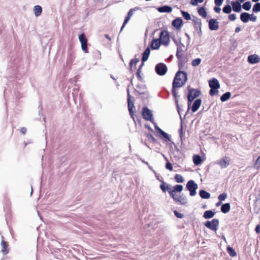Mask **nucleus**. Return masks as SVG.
<instances>
[{"label":"nucleus","mask_w":260,"mask_h":260,"mask_svg":"<svg viewBox=\"0 0 260 260\" xmlns=\"http://www.w3.org/2000/svg\"><path fill=\"white\" fill-rule=\"evenodd\" d=\"M187 80V74L184 72H178L174 79L173 86L174 88L181 87Z\"/></svg>","instance_id":"nucleus-1"},{"label":"nucleus","mask_w":260,"mask_h":260,"mask_svg":"<svg viewBox=\"0 0 260 260\" xmlns=\"http://www.w3.org/2000/svg\"><path fill=\"white\" fill-rule=\"evenodd\" d=\"M209 85L211 88L210 90V94L211 96L216 95L218 93V89L220 87V84L218 81L215 79L213 78L209 81Z\"/></svg>","instance_id":"nucleus-2"},{"label":"nucleus","mask_w":260,"mask_h":260,"mask_svg":"<svg viewBox=\"0 0 260 260\" xmlns=\"http://www.w3.org/2000/svg\"><path fill=\"white\" fill-rule=\"evenodd\" d=\"M186 188L189 191L191 196H194L196 194V190L198 188V185L194 181L192 180H189L186 184Z\"/></svg>","instance_id":"nucleus-3"},{"label":"nucleus","mask_w":260,"mask_h":260,"mask_svg":"<svg viewBox=\"0 0 260 260\" xmlns=\"http://www.w3.org/2000/svg\"><path fill=\"white\" fill-rule=\"evenodd\" d=\"M159 40L161 44L167 46L170 42V38L168 32L167 31L164 30L161 32Z\"/></svg>","instance_id":"nucleus-4"},{"label":"nucleus","mask_w":260,"mask_h":260,"mask_svg":"<svg viewBox=\"0 0 260 260\" xmlns=\"http://www.w3.org/2000/svg\"><path fill=\"white\" fill-rule=\"evenodd\" d=\"M231 161V159L229 157L224 156L218 160L216 164L218 165L221 169H223L226 168L230 165Z\"/></svg>","instance_id":"nucleus-5"},{"label":"nucleus","mask_w":260,"mask_h":260,"mask_svg":"<svg viewBox=\"0 0 260 260\" xmlns=\"http://www.w3.org/2000/svg\"><path fill=\"white\" fill-rule=\"evenodd\" d=\"M218 225L219 221L216 219H213L211 221H207L205 223V225L207 228L215 232L217 230Z\"/></svg>","instance_id":"nucleus-6"},{"label":"nucleus","mask_w":260,"mask_h":260,"mask_svg":"<svg viewBox=\"0 0 260 260\" xmlns=\"http://www.w3.org/2000/svg\"><path fill=\"white\" fill-rule=\"evenodd\" d=\"M183 188V187L182 185H176L173 187V189H171V187L169 185H167V189L171 197L177 195V194H176V192H181Z\"/></svg>","instance_id":"nucleus-7"},{"label":"nucleus","mask_w":260,"mask_h":260,"mask_svg":"<svg viewBox=\"0 0 260 260\" xmlns=\"http://www.w3.org/2000/svg\"><path fill=\"white\" fill-rule=\"evenodd\" d=\"M155 71L159 75H164L167 71V67L165 64L159 63L156 66Z\"/></svg>","instance_id":"nucleus-8"},{"label":"nucleus","mask_w":260,"mask_h":260,"mask_svg":"<svg viewBox=\"0 0 260 260\" xmlns=\"http://www.w3.org/2000/svg\"><path fill=\"white\" fill-rule=\"evenodd\" d=\"M200 92L198 90L191 89L189 90L188 94V107L190 105V102L192 101L196 97L200 94Z\"/></svg>","instance_id":"nucleus-9"},{"label":"nucleus","mask_w":260,"mask_h":260,"mask_svg":"<svg viewBox=\"0 0 260 260\" xmlns=\"http://www.w3.org/2000/svg\"><path fill=\"white\" fill-rule=\"evenodd\" d=\"M79 41L81 44V47L83 51H84L85 53H87V40L84 34H81L79 36Z\"/></svg>","instance_id":"nucleus-10"},{"label":"nucleus","mask_w":260,"mask_h":260,"mask_svg":"<svg viewBox=\"0 0 260 260\" xmlns=\"http://www.w3.org/2000/svg\"><path fill=\"white\" fill-rule=\"evenodd\" d=\"M172 197L175 201L179 202L181 205H186L187 203L186 198L183 195L177 194L176 196H173Z\"/></svg>","instance_id":"nucleus-11"},{"label":"nucleus","mask_w":260,"mask_h":260,"mask_svg":"<svg viewBox=\"0 0 260 260\" xmlns=\"http://www.w3.org/2000/svg\"><path fill=\"white\" fill-rule=\"evenodd\" d=\"M143 117L146 120L152 121V114L147 108H144L143 110Z\"/></svg>","instance_id":"nucleus-12"},{"label":"nucleus","mask_w":260,"mask_h":260,"mask_svg":"<svg viewBox=\"0 0 260 260\" xmlns=\"http://www.w3.org/2000/svg\"><path fill=\"white\" fill-rule=\"evenodd\" d=\"M209 28L211 30H217L219 28V22L215 19H211L209 21Z\"/></svg>","instance_id":"nucleus-13"},{"label":"nucleus","mask_w":260,"mask_h":260,"mask_svg":"<svg viewBox=\"0 0 260 260\" xmlns=\"http://www.w3.org/2000/svg\"><path fill=\"white\" fill-rule=\"evenodd\" d=\"M248 61L251 64L258 63L260 60L259 56L257 54L250 55L248 57Z\"/></svg>","instance_id":"nucleus-14"},{"label":"nucleus","mask_w":260,"mask_h":260,"mask_svg":"<svg viewBox=\"0 0 260 260\" xmlns=\"http://www.w3.org/2000/svg\"><path fill=\"white\" fill-rule=\"evenodd\" d=\"M139 8H135L134 9H131L128 13V14H127V16L126 17V18H125L124 22H123V24L122 26V27H121V30L123 28V27H124L125 25L127 23V22L129 21V20L130 19L131 17H132V16L133 15V13L135 11H136L137 10H138Z\"/></svg>","instance_id":"nucleus-15"},{"label":"nucleus","mask_w":260,"mask_h":260,"mask_svg":"<svg viewBox=\"0 0 260 260\" xmlns=\"http://www.w3.org/2000/svg\"><path fill=\"white\" fill-rule=\"evenodd\" d=\"M202 101L200 99L196 100L193 103L191 107V110L193 112H196L200 107Z\"/></svg>","instance_id":"nucleus-16"},{"label":"nucleus","mask_w":260,"mask_h":260,"mask_svg":"<svg viewBox=\"0 0 260 260\" xmlns=\"http://www.w3.org/2000/svg\"><path fill=\"white\" fill-rule=\"evenodd\" d=\"M130 98H131L130 95H129V93H128V110H129V114L131 115V117L134 119V116H133L134 111L133 110V109L134 107V106L133 103L131 102Z\"/></svg>","instance_id":"nucleus-17"},{"label":"nucleus","mask_w":260,"mask_h":260,"mask_svg":"<svg viewBox=\"0 0 260 260\" xmlns=\"http://www.w3.org/2000/svg\"><path fill=\"white\" fill-rule=\"evenodd\" d=\"M231 4L235 12H239L241 11V6L239 2H232Z\"/></svg>","instance_id":"nucleus-18"},{"label":"nucleus","mask_w":260,"mask_h":260,"mask_svg":"<svg viewBox=\"0 0 260 260\" xmlns=\"http://www.w3.org/2000/svg\"><path fill=\"white\" fill-rule=\"evenodd\" d=\"M33 11H34L35 15L36 17H38L41 14L42 12V9L40 6L37 5L34 7Z\"/></svg>","instance_id":"nucleus-19"},{"label":"nucleus","mask_w":260,"mask_h":260,"mask_svg":"<svg viewBox=\"0 0 260 260\" xmlns=\"http://www.w3.org/2000/svg\"><path fill=\"white\" fill-rule=\"evenodd\" d=\"M215 215V213L211 210L206 211L204 213L203 217L205 219H209L212 218Z\"/></svg>","instance_id":"nucleus-20"},{"label":"nucleus","mask_w":260,"mask_h":260,"mask_svg":"<svg viewBox=\"0 0 260 260\" xmlns=\"http://www.w3.org/2000/svg\"><path fill=\"white\" fill-rule=\"evenodd\" d=\"M161 44L159 39L154 40L151 43V48L153 49H157Z\"/></svg>","instance_id":"nucleus-21"},{"label":"nucleus","mask_w":260,"mask_h":260,"mask_svg":"<svg viewBox=\"0 0 260 260\" xmlns=\"http://www.w3.org/2000/svg\"><path fill=\"white\" fill-rule=\"evenodd\" d=\"M250 15L247 13H242L240 16V19L243 22H247L249 19Z\"/></svg>","instance_id":"nucleus-22"},{"label":"nucleus","mask_w":260,"mask_h":260,"mask_svg":"<svg viewBox=\"0 0 260 260\" xmlns=\"http://www.w3.org/2000/svg\"><path fill=\"white\" fill-rule=\"evenodd\" d=\"M200 197L203 199H208L210 197V194L204 190H201L199 192Z\"/></svg>","instance_id":"nucleus-23"},{"label":"nucleus","mask_w":260,"mask_h":260,"mask_svg":"<svg viewBox=\"0 0 260 260\" xmlns=\"http://www.w3.org/2000/svg\"><path fill=\"white\" fill-rule=\"evenodd\" d=\"M158 11L161 13H170L172 11V8L169 6H163L162 7L159 8L158 9Z\"/></svg>","instance_id":"nucleus-24"},{"label":"nucleus","mask_w":260,"mask_h":260,"mask_svg":"<svg viewBox=\"0 0 260 260\" xmlns=\"http://www.w3.org/2000/svg\"><path fill=\"white\" fill-rule=\"evenodd\" d=\"M150 53V50L149 48H147L145 50L143 54V57L142 59L143 62L146 61L148 59Z\"/></svg>","instance_id":"nucleus-25"},{"label":"nucleus","mask_w":260,"mask_h":260,"mask_svg":"<svg viewBox=\"0 0 260 260\" xmlns=\"http://www.w3.org/2000/svg\"><path fill=\"white\" fill-rule=\"evenodd\" d=\"M193 163L197 165H200L202 162V159L200 156L198 155H194L193 156Z\"/></svg>","instance_id":"nucleus-26"},{"label":"nucleus","mask_w":260,"mask_h":260,"mask_svg":"<svg viewBox=\"0 0 260 260\" xmlns=\"http://www.w3.org/2000/svg\"><path fill=\"white\" fill-rule=\"evenodd\" d=\"M230 210V205L229 203H226L223 204L221 208V211L224 213H226L228 212Z\"/></svg>","instance_id":"nucleus-27"},{"label":"nucleus","mask_w":260,"mask_h":260,"mask_svg":"<svg viewBox=\"0 0 260 260\" xmlns=\"http://www.w3.org/2000/svg\"><path fill=\"white\" fill-rule=\"evenodd\" d=\"M231 96V93L230 92H226V93H224L221 97H220V100L222 102H225L228 101L230 98Z\"/></svg>","instance_id":"nucleus-28"},{"label":"nucleus","mask_w":260,"mask_h":260,"mask_svg":"<svg viewBox=\"0 0 260 260\" xmlns=\"http://www.w3.org/2000/svg\"><path fill=\"white\" fill-rule=\"evenodd\" d=\"M198 13L199 14L204 18H206L207 17V13L205 11V9L204 7H200L198 8Z\"/></svg>","instance_id":"nucleus-29"},{"label":"nucleus","mask_w":260,"mask_h":260,"mask_svg":"<svg viewBox=\"0 0 260 260\" xmlns=\"http://www.w3.org/2000/svg\"><path fill=\"white\" fill-rule=\"evenodd\" d=\"M174 26L179 28L181 26L182 20L180 18H177L174 20L172 23Z\"/></svg>","instance_id":"nucleus-30"},{"label":"nucleus","mask_w":260,"mask_h":260,"mask_svg":"<svg viewBox=\"0 0 260 260\" xmlns=\"http://www.w3.org/2000/svg\"><path fill=\"white\" fill-rule=\"evenodd\" d=\"M139 59H138V58L133 59L131 60V61L130 62V67H131V70H133V69L135 68L137 63L138 62H139Z\"/></svg>","instance_id":"nucleus-31"},{"label":"nucleus","mask_w":260,"mask_h":260,"mask_svg":"<svg viewBox=\"0 0 260 260\" xmlns=\"http://www.w3.org/2000/svg\"><path fill=\"white\" fill-rule=\"evenodd\" d=\"M227 251L228 253L231 256H235L236 255V252L235 250L232 247H228L227 248Z\"/></svg>","instance_id":"nucleus-32"},{"label":"nucleus","mask_w":260,"mask_h":260,"mask_svg":"<svg viewBox=\"0 0 260 260\" xmlns=\"http://www.w3.org/2000/svg\"><path fill=\"white\" fill-rule=\"evenodd\" d=\"M243 8L245 10H249L251 7V4L250 2H246L245 3L243 4Z\"/></svg>","instance_id":"nucleus-33"},{"label":"nucleus","mask_w":260,"mask_h":260,"mask_svg":"<svg viewBox=\"0 0 260 260\" xmlns=\"http://www.w3.org/2000/svg\"><path fill=\"white\" fill-rule=\"evenodd\" d=\"M222 11L224 13L229 14L232 11V8L230 5H228L223 8Z\"/></svg>","instance_id":"nucleus-34"},{"label":"nucleus","mask_w":260,"mask_h":260,"mask_svg":"<svg viewBox=\"0 0 260 260\" xmlns=\"http://www.w3.org/2000/svg\"><path fill=\"white\" fill-rule=\"evenodd\" d=\"M175 179L177 183H182L184 181L183 177L179 174H176L175 176Z\"/></svg>","instance_id":"nucleus-35"},{"label":"nucleus","mask_w":260,"mask_h":260,"mask_svg":"<svg viewBox=\"0 0 260 260\" xmlns=\"http://www.w3.org/2000/svg\"><path fill=\"white\" fill-rule=\"evenodd\" d=\"M159 133L166 139L167 141H170V137L168 134L164 132L162 129H159Z\"/></svg>","instance_id":"nucleus-36"},{"label":"nucleus","mask_w":260,"mask_h":260,"mask_svg":"<svg viewBox=\"0 0 260 260\" xmlns=\"http://www.w3.org/2000/svg\"><path fill=\"white\" fill-rule=\"evenodd\" d=\"M181 13H182V16L183 17V18L185 19L188 20L191 19L190 16L188 13L181 11Z\"/></svg>","instance_id":"nucleus-37"},{"label":"nucleus","mask_w":260,"mask_h":260,"mask_svg":"<svg viewBox=\"0 0 260 260\" xmlns=\"http://www.w3.org/2000/svg\"><path fill=\"white\" fill-rule=\"evenodd\" d=\"M201 62V59L200 58H196L192 61L191 64L193 66L196 67L199 66Z\"/></svg>","instance_id":"nucleus-38"},{"label":"nucleus","mask_w":260,"mask_h":260,"mask_svg":"<svg viewBox=\"0 0 260 260\" xmlns=\"http://www.w3.org/2000/svg\"><path fill=\"white\" fill-rule=\"evenodd\" d=\"M252 10L254 12H260V3H256L253 6Z\"/></svg>","instance_id":"nucleus-39"},{"label":"nucleus","mask_w":260,"mask_h":260,"mask_svg":"<svg viewBox=\"0 0 260 260\" xmlns=\"http://www.w3.org/2000/svg\"><path fill=\"white\" fill-rule=\"evenodd\" d=\"M203 2V0H191L190 4L192 6H197L199 3H202Z\"/></svg>","instance_id":"nucleus-40"},{"label":"nucleus","mask_w":260,"mask_h":260,"mask_svg":"<svg viewBox=\"0 0 260 260\" xmlns=\"http://www.w3.org/2000/svg\"><path fill=\"white\" fill-rule=\"evenodd\" d=\"M227 197V194L222 193L218 196V199L221 202L224 201Z\"/></svg>","instance_id":"nucleus-41"},{"label":"nucleus","mask_w":260,"mask_h":260,"mask_svg":"<svg viewBox=\"0 0 260 260\" xmlns=\"http://www.w3.org/2000/svg\"><path fill=\"white\" fill-rule=\"evenodd\" d=\"M1 246H2V251L4 253H5V250L6 249L7 244H6V243L3 240L2 241Z\"/></svg>","instance_id":"nucleus-42"},{"label":"nucleus","mask_w":260,"mask_h":260,"mask_svg":"<svg viewBox=\"0 0 260 260\" xmlns=\"http://www.w3.org/2000/svg\"><path fill=\"white\" fill-rule=\"evenodd\" d=\"M175 215L178 218H182L183 217V214L177 212L176 210L174 211Z\"/></svg>","instance_id":"nucleus-43"},{"label":"nucleus","mask_w":260,"mask_h":260,"mask_svg":"<svg viewBox=\"0 0 260 260\" xmlns=\"http://www.w3.org/2000/svg\"><path fill=\"white\" fill-rule=\"evenodd\" d=\"M166 168L167 169L171 171H173L172 165L170 162H169L168 161L167 162V164L166 165Z\"/></svg>","instance_id":"nucleus-44"},{"label":"nucleus","mask_w":260,"mask_h":260,"mask_svg":"<svg viewBox=\"0 0 260 260\" xmlns=\"http://www.w3.org/2000/svg\"><path fill=\"white\" fill-rule=\"evenodd\" d=\"M255 166L257 169L260 168V156H258L256 160Z\"/></svg>","instance_id":"nucleus-45"},{"label":"nucleus","mask_w":260,"mask_h":260,"mask_svg":"<svg viewBox=\"0 0 260 260\" xmlns=\"http://www.w3.org/2000/svg\"><path fill=\"white\" fill-rule=\"evenodd\" d=\"M223 0H215L214 3L217 6H220L222 5Z\"/></svg>","instance_id":"nucleus-46"},{"label":"nucleus","mask_w":260,"mask_h":260,"mask_svg":"<svg viewBox=\"0 0 260 260\" xmlns=\"http://www.w3.org/2000/svg\"><path fill=\"white\" fill-rule=\"evenodd\" d=\"M229 18L231 21H234L236 19V16L235 14H232L229 16Z\"/></svg>","instance_id":"nucleus-47"},{"label":"nucleus","mask_w":260,"mask_h":260,"mask_svg":"<svg viewBox=\"0 0 260 260\" xmlns=\"http://www.w3.org/2000/svg\"><path fill=\"white\" fill-rule=\"evenodd\" d=\"M160 187L161 189L165 192L166 191V184L165 182H163L160 186Z\"/></svg>","instance_id":"nucleus-48"},{"label":"nucleus","mask_w":260,"mask_h":260,"mask_svg":"<svg viewBox=\"0 0 260 260\" xmlns=\"http://www.w3.org/2000/svg\"><path fill=\"white\" fill-rule=\"evenodd\" d=\"M249 20L252 21H255L256 20V17L253 15H251V16H249Z\"/></svg>","instance_id":"nucleus-49"},{"label":"nucleus","mask_w":260,"mask_h":260,"mask_svg":"<svg viewBox=\"0 0 260 260\" xmlns=\"http://www.w3.org/2000/svg\"><path fill=\"white\" fill-rule=\"evenodd\" d=\"M214 10L215 12L217 13H220V11H221V9L219 7V6H217V7H215L214 8Z\"/></svg>","instance_id":"nucleus-50"},{"label":"nucleus","mask_w":260,"mask_h":260,"mask_svg":"<svg viewBox=\"0 0 260 260\" xmlns=\"http://www.w3.org/2000/svg\"><path fill=\"white\" fill-rule=\"evenodd\" d=\"M26 131H27V129L25 127H22L20 129V132L23 135L25 134V133H26Z\"/></svg>","instance_id":"nucleus-51"},{"label":"nucleus","mask_w":260,"mask_h":260,"mask_svg":"<svg viewBox=\"0 0 260 260\" xmlns=\"http://www.w3.org/2000/svg\"><path fill=\"white\" fill-rule=\"evenodd\" d=\"M255 232H256L257 233H258V234L260 233V226H259V225H257L256 226L255 229Z\"/></svg>","instance_id":"nucleus-52"},{"label":"nucleus","mask_w":260,"mask_h":260,"mask_svg":"<svg viewBox=\"0 0 260 260\" xmlns=\"http://www.w3.org/2000/svg\"><path fill=\"white\" fill-rule=\"evenodd\" d=\"M241 30V29L239 27H237L235 29V32H239Z\"/></svg>","instance_id":"nucleus-53"},{"label":"nucleus","mask_w":260,"mask_h":260,"mask_svg":"<svg viewBox=\"0 0 260 260\" xmlns=\"http://www.w3.org/2000/svg\"><path fill=\"white\" fill-rule=\"evenodd\" d=\"M148 138H150V139H152V140H155V139H154V138L152 136V135H148Z\"/></svg>","instance_id":"nucleus-54"},{"label":"nucleus","mask_w":260,"mask_h":260,"mask_svg":"<svg viewBox=\"0 0 260 260\" xmlns=\"http://www.w3.org/2000/svg\"><path fill=\"white\" fill-rule=\"evenodd\" d=\"M105 37H106V38H107L109 40H110H110H111V38L109 37V36L108 35H105Z\"/></svg>","instance_id":"nucleus-55"},{"label":"nucleus","mask_w":260,"mask_h":260,"mask_svg":"<svg viewBox=\"0 0 260 260\" xmlns=\"http://www.w3.org/2000/svg\"><path fill=\"white\" fill-rule=\"evenodd\" d=\"M155 128L159 132V129H161L159 127H158L156 124H155Z\"/></svg>","instance_id":"nucleus-56"},{"label":"nucleus","mask_w":260,"mask_h":260,"mask_svg":"<svg viewBox=\"0 0 260 260\" xmlns=\"http://www.w3.org/2000/svg\"><path fill=\"white\" fill-rule=\"evenodd\" d=\"M185 35L187 37L188 40H190V37H189V35L187 34H186Z\"/></svg>","instance_id":"nucleus-57"},{"label":"nucleus","mask_w":260,"mask_h":260,"mask_svg":"<svg viewBox=\"0 0 260 260\" xmlns=\"http://www.w3.org/2000/svg\"><path fill=\"white\" fill-rule=\"evenodd\" d=\"M221 202H218V203H217L216 204V206H219L220 205H221Z\"/></svg>","instance_id":"nucleus-58"},{"label":"nucleus","mask_w":260,"mask_h":260,"mask_svg":"<svg viewBox=\"0 0 260 260\" xmlns=\"http://www.w3.org/2000/svg\"><path fill=\"white\" fill-rule=\"evenodd\" d=\"M253 2H256L258 1L259 0H252Z\"/></svg>","instance_id":"nucleus-59"},{"label":"nucleus","mask_w":260,"mask_h":260,"mask_svg":"<svg viewBox=\"0 0 260 260\" xmlns=\"http://www.w3.org/2000/svg\"><path fill=\"white\" fill-rule=\"evenodd\" d=\"M148 128H149V130L152 131V129L150 127H148Z\"/></svg>","instance_id":"nucleus-60"},{"label":"nucleus","mask_w":260,"mask_h":260,"mask_svg":"<svg viewBox=\"0 0 260 260\" xmlns=\"http://www.w3.org/2000/svg\"><path fill=\"white\" fill-rule=\"evenodd\" d=\"M146 164L148 165V162H144Z\"/></svg>","instance_id":"nucleus-61"}]
</instances>
